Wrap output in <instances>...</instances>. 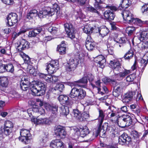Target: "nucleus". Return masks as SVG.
Segmentation results:
<instances>
[{
    "label": "nucleus",
    "mask_w": 148,
    "mask_h": 148,
    "mask_svg": "<svg viewBox=\"0 0 148 148\" xmlns=\"http://www.w3.org/2000/svg\"><path fill=\"white\" fill-rule=\"evenodd\" d=\"M25 83L20 82L21 88L23 90H26L29 88L32 94L34 96H40L45 93L46 87V83L37 80L29 83Z\"/></svg>",
    "instance_id": "1"
},
{
    "label": "nucleus",
    "mask_w": 148,
    "mask_h": 148,
    "mask_svg": "<svg viewBox=\"0 0 148 148\" xmlns=\"http://www.w3.org/2000/svg\"><path fill=\"white\" fill-rule=\"evenodd\" d=\"M46 109L50 111L51 114L49 117H44L38 116L35 119L34 117V121L35 124L43 125H49L52 123V120L57 117L58 112V106L55 105H47Z\"/></svg>",
    "instance_id": "2"
},
{
    "label": "nucleus",
    "mask_w": 148,
    "mask_h": 148,
    "mask_svg": "<svg viewBox=\"0 0 148 148\" xmlns=\"http://www.w3.org/2000/svg\"><path fill=\"white\" fill-rule=\"evenodd\" d=\"M110 64L113 69L114 75L113 78L117 80H121L128 74L131 73V71L126 69L121 72H119L121 69V64L118 60L110 61Z\"/></svg>",
    "instance_id": "3"
},
{
    "label": "nucleus",
    "mask_w": 148,
    "mask_h": 148,
    "mask_svg": "<svg viewBox=\"0 0 148 148\" xmlns=\"http://www.w3.org/2000/svg\"><path fill=\"white\" fill-rule=\"evenodd\" d=\"M56 10V8L47 7L45 8L42 10L40 11L39 14H38V12L36 10H33L27 13V17L28 19H32L38 15L40 18L45 17L47 15L50 16H52L54 14Z\"/></svg>",
    "instance_id": "4"
},
{
    "label": "nucleus",
    "mask_w": 148,
    "mask_h": 148,
    "mask_svg": "<svg viewBox=\"0 0 148 148\" xmlns=\"http://www.w3.org/2000/svg\"><path fill=\"white\" fill-rule=\"evenodd\" d=\"M121 14L124 20L127 23H134L136 22L140 26L145 25H148V21H143L139 18H134L132 14L128 10L123 11Z\"/></svg>",
    "instance_id": "5"
},
{
    "label": "nucleus",
    "mask_w": 148,
    "mask_h": 148,
    "mask_svg": "<svg viewBox=\"0 0 148 148\" xmlns=\"http://www.w3.org/2000/svg\"><path fill=\"white\" fill-rule=\"evenodd\" d=\"M117 119L116 122L118 125L121 128L130 125L132 122L131 116L127 114L119 116Z\"/></svg>",
    "instance_id": "6"
},
{
    "label": "nucleus",
    "mask_w": 148,
    "mask_h": 148,
    "mask_svg": "<svg viewBox=\"0 0 148 148\" xmlns=\"http://www.w3.org/2000/svg\"><path fill=\"white\" fill-rule=\"evenodd\" d=\"M21 136L19 139L23 143L27 144L30 142L31 135L29 131L25 129H22L20 132Z\"/></svg>",
    "instance_id": "7"
},
{
    "label": "nucleus",
    "mask_w": 148,
    "mask_h": 148,
    "mask_svg": "<svg viewBox=\"0 0 148 148\" xmlns=\"http://www.w3.org/2000/svg\"><path fill=\"white\" fill-rule=\"evenodd\" d=\"M27 113L30 117L34 118L36 117L39 114L41 115L45 113V110L42 108H30L27 110Z\"/></svg>",
    "instance_id": "8"
},
{
    "label": "nucleus",
    "mask_w": 148,
    "mask_h": 148,
    "mask_svg": "<svg viewBox=\"0 0 148 148\" xmlns=\"http://www.w3.org/2000/svg\"><path fill=\"white\" fill-rule=\"evenodd\" d=\"M106 8L110 9L111 10H108L105 11L104 13V17L106 19L110 21L113 20L115 15L112 11H116L117 10V8L114 6L108 5H107Z\"/></svg>",
    "instance_id": "9"
},
{
    "label": "nucleus",
    "mask_w": 148,
    "mask_h": 148,
    "mask_svg": "<svg viewBox=\"0 0 148 148\" xmlns=\"http://www.w3.org/2000/svg\"><path fill=\"white\" fill-rule=\"evenodd\" d=\"M7 24L9 26H12L17 23L18 15L15 13H12L9 14L6 18Z\"/></svg>",
    "instance_id": "10"
},
{
    "label": "nucleus",
    "mask_w": 148,
    "mask_h": 148,
    "mask_svg": "<svg viewBox=\"0 0 148 148\" xmlns=\"http://www.w3.org/2000/svg\"><path fill=\"white\" fill-rule=\"evenodd\" d=\"M54 130L55 134L58 138H64L66 136V132L64 128L62 126L60 125L56 126Z\"/></svg>",
    "instance_id": "11"
},
{
    "label": "nucleus",
    "mask_w": 148,
    "mask_h": 148,
    "mask_svg": "<svg viewBox=\"0 0 148 148\" xmlns=\"http://www.w3.org/2000/svg\"><path fill=\"white\" fill-rule=\"evenodd\" d=\"M65 31L69 36L72 39L75 38V31L73 25L71 23H66L64 24Z\"/></svg>",
    "instance_id": "12"
},
{
    "label": "nucleus",
    "mask_w": 148,
    "mask_h": 148,
    "mask_svg": "<svg viewBox=\"0 0 148 148\" xmlns=\"http://www.w3.org/2000/svg\"><path fill=\"white\" fill-rule=\"evenodd\" d=\"M131 141V138L126 133H124L119 138L118 143L121 145H128Z\"/></svg>",
    "instance_id": "13"
},
{
    "label": "nucleus",
    "mask_w": 148,
    "mask_h": 148,
    "mask_svg": "<svg viewBox=\"0 0 148 148\" xmlns=\"http://www.w3.org/2000/svg\"><path fill=\"white\" fill-rule=\"evenodd\" d=\"M78 63L77 60L76 59L71 58L68 63V65L66 66V69L69 71H73L76 69Z\"/></svg>",
    "instance_id": "14"
},
{
    "label": "nucleus",
    "mask_w": 148,
    "mask_h": 148,
    "mask_svg": "<svg viewBox=\"0 0 148 148\" xmlns=\"http://www.w3.org/2000/svg\"><path fill=\"white\" fill-rule=\"evenodd\" d=\"M85 46L86 49L89 51L92 50L95 48V42L89 35L87 36L86 40Z\"/></svg>",
    "instance_id": "15"
},
{
    "label": "nucleus",
    "mask_w": 148,
    "mask_h": 148,
    "mask_svg": "<svg viewBox=\"0 0 148 148\" xmlns=\"http://www.w3.org/2000/svg\"><path fill=\"white\" fill-rule=\"evenodd\" d=\"M50 146L53 148H64V143L59 139H56L51 141Z\"/></svg>",
    "instance_id": "16"
},
{
    "label": "nucleus",
    "mask_w": 148,
    "mask_h": 148,
    "mask_svg": "<svg viewBox=\"0 0 148 148\" xmlns=\"http://www.w3.org/2000/svg\"><path fill=\"white\" fill-rule=\"evenodd\" d=\"M135 94V92L132 91L127 92L124 95V98L122 100L123 102L128 103L131 101L132 99L133 96Z\"/></svg>",
    "instance_id": "17"
},
{
    "label": "nucleus",
    "mask_w": 148,
    "mask_h": 148,
    "mask_svg": "<svg viewBox=\"0 0 148 148\" xmlns=\"http://www.w3.org/2000/svg\"><path fill=\"white\" fill-rule=\"evenodd\" d=\"M101 126H99L97 129H94L93 130V132L92 134L93 135L92 138L97 137L99 134L100 135H101V132L102 130L103 131V132L101 133V134L102 135L101 137L104 138L105 136V132H104V130H102L101 128Z\"/></svg>",
    "instance_id": "18"
},
{
    "label": "nucleus",
    "mask_w": 148,
    "mask_h": 148,
    "mask_svg": "<svg viewBox=\"0 0 148 148\" xmlns=\"http://www.w3.org/2000/svg\"><path fill=\"white\" fill-rule=\"evenodd\" d=\"M29 47V42L25 39H22L20 42V45L17 48L19 51L28 49Z\"/></svg>",
    "instance_id": "19"
},
{
    "label": "nucleus",
    "mask_w": 148,
    "mask_h": 148,
    "mask_svg": "<svg viewBox=\"0 0 148 148\" xmlns=\"http://www.w3.org/2000/svg\"><path fill=\"white\" fill-rule=\"evenodd\" d=\"M0 69L2 70L1 72H3L6 70L8 72L12 73L14 71V66L12 64H9L6 65H2L0 66Z\"/></svg>",
    "instance_id": "20"
},
{
    "label": "nucleus",
    "mask_w": 148,
    "mask_h": 148,
    "mask_svg": "<svg viewBox=\"0 0 148 148\" xmlns=\"http://www.w3.org/2000/svg\"><path fill=\"white\" fill-rule=\"evenodd\" d=\"M59 101L63 104L68 105L69 104V100L68 97L65 95H60L58 98Z\"/></svg>",
    "instance_id": "21"
},
{
    "label": "nucleus",
    "mask_w": 148,
    "mask_h": 148,
    "mask_svg": "<svg viewBox=\"0 0 148 148\" xmlns=\"http://www.w3.org/2000/svg\"><path fill=\"white\" fill-rule=\"evenodd\" d=\"M13 127V123L10 121H7L5 122L4 125V127H3L5 131L6 130H7V131L9 130L10 132L9 133V135L12 132V128ZM8 132V131H7Z\"/></svg>",
    "instance_id": "22"
},
{
    "label": "nucleus",
    "mask_w": 148,
    "mask_h": 148,
    "mask_svg": "<svg viewBox=\"0 0 148 148\" xmlns=\"http://www.w3.org/2000/svg\"><path fill=\"white\" fill-rule=\"evenodd\" d=\"M42 30L41 27H39L29 32V36L30 37L36 36L37 34H39Z\"/></svg>",
    "instance_id": "23"
},
{
    "label": "nucleus",
    "mask_w": 148,
    "mask_h": 148,
    "mask_svg": "<svg viewBox=\"0 0 148 148\" xmlns=\"http://www.w3.org/2000/svg\"><path fill=\"white\" fill-rule=\"evenodd\" d=\"M64 42L62 41L61 44L58 46L57 47V50L61 55L64 54L66 53V48L64 47Z\"/></svg>",
    "instance_id": "24"
},
{
    "label": "nucleus",
    "mask_w": 148,
    "mask_h": 148,
    "mask_svg": "<svg viewBox=\"0 0 148 148\" xmlns=\"http://www.w3.org/2000/svg\"><path fill=\"white\" fill-rule=\"evenodd\" d=\"M94 29L92 27H90L88 25H85L83 28V31L84 33L88 35H90L93 32Z\"/></svg>",
    "instance_id": "25"
},
{
    "label": "nucleus",
    "mask_w": 148,
    "mask_h": 148,
    "mask_svg": "<svg viewBox=\"0 0 148 148\" xmlns=\"http://www.w3.org/2000/svg\"><path fill=\"white\" fill-rule=\"evenodd\" d=\"M46 70H47L49 73L50 74H53L56 72L57 70L56 68H54L52 65L50 63L47 64V66Z\"/></svg>",
    "instance_id": "26"
},
{
    "label": "nucleus",
    "mask_w": 148,
    "mask_h": 148,
    "mask_svg": "<svg viewBox=\"0 0 148 148\" xmlns=\"http://www.w3.org/2000/svg\"><path fill=\"white\" fill-rule=\"evenodd\" d=\"M7 130H6V131L1 127L0 129V141L5 136H6L9 135V133L10 131L8 130V132H7Z\"/></svg>",
    "instance_id": "27"
},
{
    "label": "nucleus",
    "mask_w": 148,
    "mask_h": 148,
    "mask_svg": "<svg viewBox=\"0 0 148 148\" xmlns=\"http://www.w3.org/2000/svg\"><path fill=\"white\" fill-rule=\"evenodd\" d=\"M134 52L132 49H130L124 55L123 57L125 60H129L132 58Z\"/></svg>",
    "instance_id": "28"
},
{
    "label": "nucleus",
    "mask_w": 148,
    "mask_h": 148,
    "mask_svg": "<svg viewBox=\"0 0 148 148\" xmlns=\"http://www.w3.org/2000/svg\"><path fill=\"white\" fill-rule=\"evenodd\" d=\"M80 128H78L76 127H73L71 129V131L73 133V136L75 138H77L80 135Z\"/></svg>",
    "instance_id": "29"
},
{
    "label": "nucleus",
    "mask_w": 148,
    "mask_h": 148,
    "mask_svg": "<svg viewBox=\"0 0 148 148\" xmlns=\"http://www.w3.org/2000/svg\"><path fill=\"white\" fill-rule=\"evenodd\" d=\"M78 89L76 88H73L69 94V96L71 98H77Z\"/></svg>",
    "instance_id": "30"
},
{
    "label": "nucleus",
    "mask_w": 148,
    "mask_h": 148,
    "mask_svg": "<svg viewBox=\"0 0 148 148\" xmlns=\"http://www.w3.org/2000/svg\"><path fill=\"white\" fill-rule=\"evenodd\" d=\"M86 91L82 88L78 89V95L77 98L80 99H82L84 98L86 96Z\"/></svg>",
    "instance_id": "31"
},
{
    "label": "nucleus",
    "mask_w": 148,
    "mask_h": 148,
    "mask_svg": "<svg viewBox=\"0 0 148 148\" xmlns=\"http://www.w3.org/2000/svg\"><path fill=\"white\" fill-rule=\"evenodd\" d=\"M143 31L141 32L138 36L134 37V38L132 40V43L133 45L134 44V40H135L138 39V40H140V41H142L145 38H146V37L145 35L143 34Z\"/></svg>",
    "instance_id": "32"
},
{
    "label": "nucleus",
    "mask_w": 148,
    "mask_h": 148,
    "mask_svg": "<svg viewBox=\"0 0 148 148\" xmlns=\"http://www.w3.org/2000/svg\"><path fill=\"white\" fill-rule=\"evenodd\" d=\"M80 135L82 137L87 136L88 134H89V131L87 128H80Z\"/></svg>",
    "instance_id": "33"
},
{
    "label": "nucleus",
    "mask_w": 148,
    "mask_h": 148,
    "mask_svg": "<svg viewBox=\"0 0 148 148\" xmlns=\"http://www.w3.org/2000/svg\"><path fill=\"white\" fill-rule=\"evenodd\" d=\"M8 83V78L5 77L0 78V85L1 86L6 87L7 86Z\"/></svg>",
    "instance_id": "34"
},
{
    "label": "nucleus",
    "mask_w": 148,
    "mask_h": 148,
    "mask_svg": "<svg viewBox=\"0 0 148 148\" xmlns=\"http://www.w3.org/2000/svg\"><path fill=\"white\" fill-rule=\"evenodd\" d=\"M73 112L74 117L76 119L78 120L79 121L82 120V119L81 118L82 114L77 109H75L73 110Z\"/></svg>",
    "instance_id": "35"
},
{
    "label": "nucleus",
    "mask_w": 148,
    "mask_h": 148,
    "mask_svg": "<svg viewBox=\"0 0 148 148\" xmlns=\"http://www.w3.org/2000/svg\"><path fill=\"white\" fill-rule=\"evenodd\" d=\"M98 32L102 36H104L107 35L109 31L107 28L104 27L98 29Z\"/></svg>",
    "instance_id": "36"
},
{
    "label": "nucleus",
    "mask_w": 148,
    "mask_h": 148,
    "mask_svg": "<svg viewBox=\"0 0 148 148\" xmlns=\"http://www.w3.org/2000/svg\"><path fill=\"white\" fill-rule=\"evenodd\" d=\"M64 85L62 84H56L55 87L54 88L53 90H54L58 91V92H61L64 89Z\"/></svg>",
    "instance_id": "37"
},
{
    "label": "nucleus",
    "mask_w": 148,
    "mask_h": 148,
    "mask_svg": "<svg viewBox=\"0 0 148 148\" xmlns=\"http://www.w3.org/2000/svg\"><path fill=\"white\" fill-rule=\"evenodd\" d=\"M121 89V88L120 86L114 87L113 92V95L115 97L119 96L120 94Z\"/></svg>",
    "instance_id": "38"
},
{
    "label": "nucleus",
    "mask_w": 148,
    "mask_h": 148,
    "mask_svg": "<svg viewBox=\"0 0 148 148\" xmlns=\"http://www.w3.org/2000/svg\"><path fill=\"white\" fill-rule=\"evenodd\" d=\"M60 112L66 116L69 112L68 107L64 106H62L60 107Z\"/></svg>",
    "instance_id": "39"
},
{
    "label": "nucleus",
    "mask_w": 148,
    "mask_h": 148,
    "mask_svg": "<svg viewBox=\"0 0 148 148\" xmlns=\"http://www.w3.org/2000/svg\"><path fill=\"white\" fill-rule=\"evenodd\" d=\"M132 4L130 0H123L121 5V7L123 8H126L129 7Z\"/></svg>",
    "instance_id": "40"
},
{
    "label": "nucleus",
    "mask_w": 148,
    "mask_h": 148,
    "mask_svg": "<svg viewBox=\"0 0 148 148\" xmlns=\"http://www.w3.org/2000/svg\"><path fill=\"white\" fill-rule=\"evenodd\" d=\"M141 11L143 14L148 15V5H144L142 6Z\"/></svg>",
    "instance_id": "41"
},
{
    "label": "nucleus",
    "mask_w": 148,
    "mask_h": 148,
    "mask_svg": "<svg viewBox=\"0 0 148 148\" xmlns=\"http://www.w3.org/2000/svg\"><path fill=\"white\" fill-rule=\"evenodd\" d=\"M135 30V28L134 27H129L126 28V32L129 36H130L134 32Z\"/></svg>",
    "instance_id": "42"
},
{
    "label": "nucleus",
    "mask_w": 148,
    "mask_h": 148,
    "mask_svg": "<svg viewBox=\"0 0 148 148\" xmlns=\"http://www.w3.org/2000/svg\"><path fill=\"white\" fill-rule=\"evenodd\" d=\"M99 120L100 122V125H101L103 120L104 115L103 111L101 110H99Z\"/></svg>",
    "instance_id": "43"
},
{
    "label": "nucleus",
    "mask_w": 148,
    "mask_h": 148,
    "mask_svg": "<svg viewBox=\"0 0 148 148\" xmlns=\"http://www.w3.org/2000/svg\"><path fill=\"white\" fill-rule=\"evenodd\" d=\"M89 114L88 112H84L82 114L81 118L82 119V121H85L86 119L89 118Z\"/></svg>",
    "instance_id": "44"
},
{
    "label": "nucleus",
    "mask_w": 148,
    "mask_h": 148,
    "mask_svg": "<svg viewBox=\"0 0 148 148\" xmlns=\"http://www.w3.org/2000/svg\"><path fill=\"white\" fill-rule=\"evenodd\" d=\"M58 29L55 27L51 26L48 29V31L51 34H55L57 32Z\"/></svg>",
    "instance_id": "45"
},
{
    "label": "nucleus",
    "mask_w": 148,
    "mask_h": 148,
    "mask_svg": "<svg viewBox=\"0 0 148 148\" xmlns=\"http://www.w3.org/2000/svg\"><path fill=\"white\" fill-rule=\"evenodd\" d=\"M50 63L53 66L56 68L57 70L59 69V62L57 60H52L50 62Z\"/></svg>",
    "instance_id": "46"
},
{
    "label": "nucleus",
    "mask_w": 148,
    "mask_h": 148,
    "mask_svg": "<svg viewBox=\"0 0 148 148\" xmlns=\"http://www.w3.org/2000/svg\"><path fill=\"white\" fill-rule=\"evenodd\" d=\"M87 9L90 12H93V13H97V14L98 15H99L100 13L99 12H98L97 10L94 8L92 7L91 6H89V7H86Z\"/></svg>",
    "instance_id": "47"
},
{
    "label": "nucleus",
    "mask_w": 148,
    "mask_h": 148,
    "mask_svg": "<svg viewBox=\"0 0 148 148\" xmlns=\"http://www.w3.org/2000/svg\"><path fill=\"white\" fill-rule=\"evenodd\" d=\"M103 0H95V7L97 9H98L101 8V6L99 3H101L103 1Z\"/></svg>",
    "instance_id": "48"
},
{
    "label": "nucleus",
    "mask_w": 148,
    "mask_h": 148,
    "mask_svg": "<svg viewBox=\"0 0 148 148\" xmlns=\"http://www.w3.org/2000/svg\"><path fill=\"white\" fill-rule=\"evenodd\" d=\"M48 140V135L45 134L41 137V139L40 140V141L42 143H45Z\"/></svg>",
    "instance_id": "49"
},
{
    "label": "nucleus",
    "mask_w": 148,
    "mask_h": 148,
    "mask_svg": "<svg viewBox=\"0 0 148 148\" xmlns=\"http://www.w3.org/2000/svg\"><path fill=\"white\" fill-rule=\"evenodd\" d=\"M29 80V79L27 76H24L21 78L20 82H22L26 83H30Z\"/></svg>",
    "instance_id": "50"
},
{
    "label": "nucleus",
    "mask_w": 148,
    "mask_h": 148,
    "mask_svg": "<svg viewBox=\"0 0 148 148\" xmlns=\"http://www.w3.org/2000/svg\"><path fill=\"white\" fill-rule=\"evenodd\" d=\"M95 85L91 84L93 87H96L97 88H100L101 86V84H102L103 83L102 82H100V81L99 80H97V81L95 82Z\"/></svg>",
    "instance_id": "51"
},
{
    "label": "nucleus",
    "mask_w": 148,
    "mask_h": 148,
    "mask_svg": "<svg viewBox=\"0 0 148 148\" xmlns=\"http://www.w3.org/2000/svg\"><path fill=\"white\" fill-rule=\"evenodd\" d=\"M135 78V77L133 76V75H130L126 77V79L127 82H131L134 80Z\"/></svg>",
    "instance_id": "52"
},
{
    "label": "nucleus",
    "mask_w": 148,
    "mask_h": 148,
    "mask_svg": "<svg viewBox=\"0 0 148 148\" xmlns=\"http://www.w3.org/2000/svg\"><path fill=\"white\" fill-rule=\"evenodd\" d=\"M23 58L25 62L26 63H28L30 61V58L27 55H24L23 57Z\"/></svg>",
    "instance_id": "53"
},
{
    "label": "nucleus",
    "mask_w": 148,
    "mask_h": 148,
    "mask_svg": "<svg viewBox=\"0 0 148 148\" xmlns=\"http://www.w3.org/2000/svg\"><path fill=\"white\" fill-rule=\"evenodd\" d=\"M117 112L116 111H111L109 113L108 115H109L110 117L111 118L114 117L116 116L117 114Z\"/></svg>",
    "instance_id": "54"
},
{
    "label": "nucleus",
    "mask_w": 148,
    "mask_h": 148,
    "mask_svg": "<svg viewBox=\"0 0 148 148\" xmlns=\"http://www.w3.org/2000/svg\"><path fill=\"white\" fill-rule=\"evenodd\" d=\"M138 46L140 49L142 50L147 49L145 42H142L139 43Z\"/></svg>",
    "instance_id": "55"
},
{
    "label": "nucleus",
    "mask_w": 148,
    "mask_h": 148,
    "mask_svg": "<svg viewBox=\"0 0 148 148\" xmlns=\"http://www.w3.org/2000/svg\"><path fill=\"white\" fill-rule=\"evenodd\" d=\"M77 82H78L81 83L86 84L87 83L88 80L86 77H84L81 79L78 80Z\"/></svg>",
    "instance_id": "56"
},
{
    "label": "nucleus",
    "mask_w": 148,
    "mask_h": 148,
    "mask_svg": "<svg viewBox=\"0 0 148 148\" xmlns=\"http://www.w3.org/2000/svg\"><path fill=\"white\" fill-rule=\"evenodd\" d=\"M103 59H105V58L101 55L98 56L95 58V60L97 62V63L101 62Z\"/></svg>",
    "instance_id": "57"
},
{
    "label": "nucleus",
    "mask_w": 148,
    "mask_h": 148,
    "mask_svg": "<svg viewBox=\"0 0 148 148\" xmlns=\"http://www.w3.org/2000/svg\"><path fill=\"white\" fill-rule=\"evenodd\" d=\"M103 82L104 83L106 84L108 82H110L111 81L114 82L115 81L114 80H111L110 79L105 77L102 79Z\"/></svg>",
    "instance_id": "58"
},
{
    "label": "nucleus",
    "mask_w": 148,
    "mask_h": 148,
    "mask_svg": "<svg viewBox=\"0 0 148 148\" xmlns=\"http://www.w3.org/2000/svg\"><path fill=\"white\" fill-rule=\"evenodd\" d=\"M114 128L112 126H108L106 128V130L107 132L110 133H112V134L113 132L114 131Z\"/></svg>",
    "instance_id": "59"
},
{
    "label": "nucleus",
    "mask_w": 148,
    "mask_h": 148,
    "mask_svg": "<svg viewBox=\"0 0 148 148\" xmlns=\"http://www.w3.org/2000/svg\"><path fill=\"white\" fill-rule=\"evenodd\" d=\"M2 1L4 3L8 5H10L13 3L12 0H2Z\"/></svg>",
    "instance_id": "60"
},
{
    "label": "nucleus",
    "mask_w": 148,
    "mask_h": 148,
    "mask_svg": "<svg viewBox=\"0 0 148 148\" xmlns=\"http://www.w3.org/2000/svg\"><path fill=\"white\" fill-rule=\"evenodd\" d=\"M52 77V76L50 75H46L44 79L48 82H51Z\"/></svg>",
    "instance_id": "61"
},
{
    "label": "nucleus",
    "mask_w": 148,
    "mask_h": 148,
    "mask_svg": "<svg viewBox=\"0 0 148 148\" xmlns=\"http://www.w3.org/2000/svg\"><path fill=\"white\" fill-rule=\"evenodd\" d=\"M87 77L90 82L92 81L94 78V77L93 75L90 73H88L87 75Z\"/></svg>",
    "instance_id": "62"
},
{
    "label": "nucleus",
    "mask_w": 148,
    "mask_h": 148,
    "mask_svg": "<svg viewBox=\"0 0 148 148\" xmlns=\"http://www.w3.org/2000/svg\"><path fill=\"white\" fill-rule=\"evenodd\" d=\"M106 60L103 59V60L101 61V62L99 63H97L99 65V66L103 68L104 67V66L106 64Z\"/></svg>",
    "instance_id": "63"
},
{
    "label": "nucleus",
    "mask_w": 148,
    "mask_h": 148,
    "mask_svg": "<svg viewBox=\"0 0 148 148\" xmlns=\"http://www.w3.org/2000/svg\"><path fill=\"white\" fill-rule=\"evenodd\" d=\"M27 31V29L26 28H22L20 29V31L18 33V35H20L21 34L25 33Z\"/></svg>",
    "instance_id": "64"
}]
</instances>
